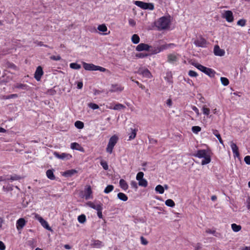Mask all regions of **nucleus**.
<instances>
[{"mask_svg":"<svg viewBox=\"0 0 250 250\" xmlns=\"http://www.w3.org/2000/svg\"><path fill=\"white\" fill-rule=\"evenodd\" d=\"M173 44H169L166 46H162L157 48H153L151 46L148 45L147 44L141 43L138 44L136 47V50L137 51H149L151 52L152 54H155L160 52L164 49H165L171 45H173Z\"/></svg>","mask_w":250,"mask_h":250,"instance_id":"1","label":"nucleus"},{"mask_svg":"<svg viewBox=\"0 0 250 250\" xmlns=\"http://www.w3.org/2000/svg\"><path fill=\"white\" fill-rule=\"evenodd\" d=\"M192 156L199 158H204L201 162L202 165H207L211 161L210 156L205 149L198 150L196 153L192 154Z\"/></svg>","mask_w":250,"mask_h":250,"instance_id":"2","label":"nucleus"},{"mask_svg":"<svg viewBox=\"0 0 250 250\" xmlns=\"http://www.w3.org/2000/svg\"><path fill=\"white\" fill-rule=\"evenodd\" d=\"M170 22V19L164 16L155 22V25L159 30H164L168 27Z\"/></svg>","mask_w":250,"mask_h":250,"instance_id":"3","label":"nucleus"},{"mask_svg":"<svg viewBox=\"0 0 250 250\" xmlns=\"http://www.w3.org/2000/svg\"><path fill=\"white\" fill-rule=\"evenodd\" d=\"M118 141V137L115 135L112 136L109 139L107 147L106 148V151L107 152L110 154L112 153L113 149L117 144Z\"/></svg>","mask_w":250,"mask_h":250,"instance_id":"4","label":"nucleus"},{"mask_svg":"<svg viewBox=\"0 0 250 250\" xmlns=\"http://www.w3.org/2000/svg\"><path fill=\"white\" fill-rule=\"evenodd\" d=\"M134 4L144 10H153L154 9V4L152 3H146L142 1L136 0Z\"/></svg>","mask_w":250,"mask_h":250,"instance_id":"5","label":"nucleus"},{"mask_svg":"<svg viewBox=\"0 0 250 250\" xmlns=\"http://www.w3.org/2000/svg\"><path fill=\"white\" fill-rule=\"evenodd\" d=\"M144 174L143 172H139L136 175V180L138 181V185L143 187H146L147 181L143 178Z\"/></svg>","mask_w":250,"mask_h":250,"instance_id":"6","label":"nucleus"},{"mask_svg":"<svg viewBox=\"0 0 250 250\" xmlns=\"http://www.w3.org/2000/svg\"><path fill=\"white\" fill-rule=\"evenodd\" d=\"M35 219H36L40 222V223H41V224L43 228H44L45 229H47L48 230H50V231L52 230L51 227L49 226L47 222L45 220H44L39 214H35Z\"/></svg>","mask_w":250,"mask_h":250,"instance_id":"7","label":"nucleus"},{"mask_svg":"<svg viewBox=\"0 0 250 250\" xmlns=\"http://www.w3.org/2000/svg\"><path fill=\"white\" fill-rule=\"evenodd\" d=\"M180 55L176 53L169 54L167 55V62L170 63L175 64L179 60Z\"/></svg>","mask_w":250,"mask_h":250,"instance_id":"8","label":"nucleus"},{"mask_svg":"<svg viewBox=\"0 0 250 250\" xmlns=\"http://www.w3.org/2000/svg\"><path fill=\"white\" fill-rule=\"evenodd\" d=\"M194 44L197 47H205L207 45V41L205 39L200 37L194 41Z\"/></svg>","mask_w":250,"mask_h":250,"instance_id":"9","label":"nucleus"},{"mask_svg":"<svg viewBox=\"0 0 250 250\" xmlns=\"http://www.w3.org/2000/svg\"><path fill=\"white\" fill-rule=\"evenodd\" d=\"M222 18L225 19L229 22H231L234 20L233 13L230 10L225 11L224 14L222 15Z\"/></svg>","mask_w":250,"mask_h":250,"instance_id":"10","label":"nucleus"},{"mask_svg":"<svg viewBox=\"0 0 250 250\" xmlns=\"http://www.w3.org/2000/svg\"><path fill=\"white\" fill-rule=\"evenodd\" d=\"M54 155L56 158L60 159L63 160H69L72 157L71 155H70L68 153H62L61 154H60L59 153H58L57 152H54Z\"/></svg>","mask_w":250,"mask_h":250,"instance_id":"11","label":"nucleus"},{"mask_svg":"<svg viewBox=\"0 0 250 250\" xmlns=\"http://www.w3.org/2000/svg\"><path fill=\"white\" fill-rule=\"evenodd\" d=\"M43 74L42 68L41 66L37 67L34 74V78L37 81H40Z\"/></svg>","mask_w":250,"mask_h":250,"instance_id":"12","label":"nucleus"},{"mask_svg":"<svg viewBox=\"0 0 250 250\" xmlns=\"http://www.w3.org/2000/svg\"><path fill=\"white\" fill-rule=\"evenodd\" d=\"M230 147L231 148L232 151L233 152V153L234 154V157H239V152L238 151V147L233 142H230Z\"/></svg>","mask_w":250,"mask_h":250,"instance_id":"13","label":"nucleus"},{"mask_svg":"<svg viewBox=\"0 0 250 250\" xmlns=\"http://www.w3.org/2000/svg\"><path fill=\"white\" fill-rule=\"evenodd\" d=\"M87 205L90 208L96 210L97 211L99 210H103V204H95L93 202H89L87 203Z\"/></svg>","mask_w":250,"mask_h":250,"instance_id":"14","label":"nucleus"},{"mask_svg":"<svg viewBox=\"0 0 250 250\" xmlns=\"http://www.w3.org/2000/svg\"><path fill=\"white\" fill-rule=\"evenodd\" d=\"M26 224V221L23 218H20L17 221L16 226L18 230L22 229Z\"/></svg>","mask_w":250,"mask_h":250,"instance_id":"15","label":"nucleus"},{"mask_svg":"<svg viewBox=\"0 0 250 250\" xmlns=\"http://www.w3.org/2000/svg\"><path fill=\"white\" fill-rule=\"evenodd\" d=\"M214 53L216 56H223L225 54V51L220 49L219 46L215 45L214 48Z\"/></svg>","mask_w":250,"mask_h":250,"instance_id":"16","label":"nucleus"},{"mask_svg":"<svg viewBox=\"0 0 250 250\" xmlns=\"http://www.w3.org/2000/svg\"><path fill=\"white\" fill-rule=\"evenodd\" d=\"M123 90V87L118 84H112L111 88L109 90L111 92H121Z\"/></svg>","mask_w":250,"mask_h":250,"instance_id":"17","label":"nucleus"},{"mask_svg":"<svg viewBox=\"0 0 250 250\" xmlns=\"http://www.w3.org/2000/svg\"><path fill=\"white\" fill-rule=\"evenodd\" d=\"M83 67L86 70L88 71H95V65L92 63H88L86 62H83Z\"/></svg>","mask_w":250,"mask_h":250,"instance_id":"18","label":"nucleus"},{"mask_svg":"<svg viewBox=\"0 0 250 250\" xmlns=\"http://www.w3.org/2000/svg\"><path fill=\"white\" fill-rule=\"evenodd\" d=\"M130 130L131 132L128 134V135H129L128 140H131L132 139H134L136 137V133L138 131V129L137 128H130Z\"/></svg>","mask_w":250,"mask_h":250,"instance_id":"19","label":"nucleus"},{"mask_svg":"<svg viewBox=\"0 0 250 250\" xmlns=\"http://www.w3.org/2000/svg\"><path fill=\"white\" fill-rule=\"evenodd\" d=\"M92 193L91 187L90 186H88L87 188L85 190V194L84 197L87 200L91 198V195Z\"/></svg>","mask_w":250,"mask_h":250,"instance_id":"20","label":"nucleus"},{"mask_svg":"<svg viewBox=\"0 0 250 250\" xmlns=\"http://www.w3.org/2000/svg\"><path fill=\"white\" fill-rule=\"evenodd\" d=\"M204 73L210 77H213L215 74V72L213 69L208 67H206V69L204 70Z\"/></svg>","mask_w":250,"mask_h":250,"instance_id":"21","label":"nucleus"},{"mask_svg":"<svg viewBox=\"0 0 250 250\" xmlns=\"http://www.w3.org/2000/svg\"><path fill=\"white\" fill-rule=\"evenodd\" d=\"M77 172V171L75 169H70L66 170L63 173V175L66 177H71L72 175H74L75 173Z\"/></svg>","mask_w":250,"mask_h":250,"instance_id":"22","label":"nucleus"},{"mask_svg":"<svg viewBox=\"0 0 250 250\" xmlns=\"http://www.w3.org/2000/svg\"><path fill=\"white\" fill-rule=\"evenodd\" d=\"M70 147L72 149H76L81 151H83V148L77 143H71Z\"/></svg>","mask_w":250,"mask_h":250,"instance_id":"23","label":"nucleus"},{"mask_svg":"<svg viewBox=\"0 0 250 250\" xmlns=\"http://www.w3.org/2000/svg\"><path fill=\"white\" fill-rule=\"evenodd\" d=\"M108 108L111 109L119 110L122 109H125V106L121 104L118 103L116 104L114 107L110 106L108 107Z\"/></svg>","mask_w":250,"mask_h":250,"instance_id":"24","label":"nucleus"},{"mask_svg":"<svg viewBox=\"0 0 250 250\" xmlns=\"http://www.w3.org/2000/svg\"><path fill=\"white\" fill-rule=\"evenodd\" d=\"M120 187L124 190H126L128 188V186L126 182L124 179H121L119 181Z\"/></svg>","mask_w":250,"mask_h":250,"instance_id":"25","label":"nucleus"},{"mask_svg":"<svg viewBox=\"0 0 250 250\" xmlns=\"http://www.w3.org/2000/svg\"><path fill=\"white\" fill-rule=\"evenodd\" d=\"M47 178L50 180H53L55 179V176L53 173V170L48 169L46 172Z\"/></svg>","mask_w":250,"mask_h":250,"instance_id":"26","label":"nucleus"},{"mask_svg":"<svg viewBox=\"0 0 250 250\" xmlns=\"http://www.w3.org/2000/svg\"><path fill=\"white\" fill-rule=\"evenodd\" d=\"M118 198L123 201H126L128 199L127 196L124 193L120 192L117 194Z\"/></svg>","mask_w":250,"mask_h":250,"instance_id":"27","label":"nucleus"},{"mask_svg":"<svg viewBox=\"0 0 250 250\" xmlns=\"http://www.w3.org/2000/svg\"><path fill=\"white\" fill-rule=\"evenodd\" d=\"M213 134L217 138L220 144L224 145L223 141L221 137L220 134L217 130H213Z\"/></svg>","mask_w":250,"mask_h":250,"instance_id":"28","label":"nucleus"},{"mask_svg":"<svg viewBox=\"0 0 250 250\" xmlns=\"http://www.w3.org/2000/svg\"><path fill=\"white\" fill-rule=\"evenodd\" d=\"M139 73L146 78H150L151 76L150 72L147 69L142 70V71L140 72Z\"/></svg>","mask_w":250,"mask_h":250,"instance_id":"29","label":"nucleus"},{"mask_svg":"<svg viewBox=\"0 0 250 250\" xmlns=\"http://www.w3.org/2000/svg\"><path fill=\"white\" fill-rule=\"evenodd\" d=\"M131 41L134 44H137L140 42V37L137 34H134L131 37Z\"/></svg>","mask_w":250,"mask_h":250,"instance_id":"30","label":"nucleus"},{"mask_svg":"<svg viewBox=\"0 0 250 250\" xmlns=\"http://www.w3.org/2000/svg\"><path fill=\"white\" fill-rule=\"evenodd\" d=\"M155 190L160 194H163L164 192V188L162 186L159 185L156 187Z\"/></svg>","mask_w":250,"mask_h":250,"instance_id":"31","label":"nucleus"},{"mask_svg":"<svg viewBox=\"0 0 250 250\" xmlns=\"http://www.w3.org/2000/svg\"><path fill=\"white\" fill-rule=\"evenodd\" d=\"M166 206L170 207H174L175 205L174 202L171 199H167L165 201Z\"/></svg>","mask_w":250,"mask_h":250,"instance_id":"32","label":"nucleus"},{"mask_svg":"<svg viewBox=\"0 0 250 250\" xmlns=\"http://www.w3.org/2000/svg\"><path fill=\"white\" fill-rule=\"evenodd\" d=\"M231 228L232 229L234 232H238L241 229V226L240 225H237L236 224H231Z\"/></svg>","mask_w":250,"mask_h":250,"instance_id":"33","label":"nucleus"},{"mask_svg":"<svg viewBox=\"0 0 250 250\" xmlns=\"http://www.w3.org/2000/svg\"><path fill=\"white\" fill-rule=\"evenodd\" d=\"M195 67H196L197 69L200 70L201 71L204 72V70L206 69V67L199 64L198 63H195L192 64Z\"/></svg>","mask_w":250,"mask_h":250,"instance_id":"34","label":"nucleus"},{"mask_svg":"<svg viewBox=\"0 0 250 250\" xmlns=\"http://www.w3.org/2000/svg\"><path fill=\"white\" fill-rule=\"evenodd\" d=\"M14 86L15 88L21 89H26L28 87L26 84L22 83H17Z\"/></svg>","mask_w":250,"mask_h":250,"instance_id":"35","label":"nucleus"},{"mask_svg":"<svg viewBox=\"0 0 250 250\" xmlns=\"http://www.w3.org/2000/svg\"><path fill=\"white\" fill-rule=\"evenodd\" d=\"M75 126L78 129H82L84 127V124L81 121H77L75 123Z\"/></svg>","mask_w":250,"mask_h":250,"instance_id":"36","label":"nucleus"},{"mask_svg":"<svg viewBox=\"0 0 250 250\" xmlns=\"http://www.w3.org/2000/svg\"><path fill=\"white\" fill-rule=\"evenodd\" d=\"M78 220L80 223H84L86 221V216L84 214H81L78 217Z\"/></svg>","mask_w":250,"mask_h":250,"instance_id":"37","label":"nucleus"},{"mask_svg":"<svg viewBox=\"0 0 250 250\" xmlns=\"http://www.w3.org/2000/svg\"><path fill=\"white\" fill-rule=\"evenodd\" d=\"M114 189V186L113 185H108L104 189V192L105 193H109L111 192Z\"/></svg>","mask_w":250,"mask_h":250,"instance_id":"38","label":"nucleus"},{"mask_svg":"<svg viewBox=\"0 0 250 250\" xmlns=\"http://www.w3.org/2000/svg\"><path fill=\"white\" fill-rule=\"evenodd\" d=\"M93 245L94 247L98 248H100L103 246L102 242L98 240L94 241V243H93Z\"/></svg>","mask_w":250,"mask_h":250,"instance_id":"39","label":"nucleus"},{"mask_svg":"<svg viewBox=\"0 0 250 250\" xmlns=\"http://www.w3.org/2000/svg\"><path fill=\"white\" fill-rule=\"evenodd\" d=\"M98 29L100 31L103 32H105L107 30V27L104 24L99 25L98 27Z\"/></svg>","mask_w":250,"mask_h":250,"instance_id":"40","label":"nucleus"},{"mask_svg":"<svg viewBox=\"0 0 250 250\" xmlns=\"http://www.w3.org/2000/svg\"><path fill=\"white\" fill-rule=\"evenodd\" d=\"M220 80L222 84L224 86H227L229 84V81L227 78L221 77Z\"/></svg>","mask_w":250,"mask_h":250,"instance_id":"41","label":"nucleus"},{"mask_svg":"<svg viewBox=\"0 0 250 250\" xmlns=\"http://www.w3.org/2000/svg\"><path fill=\"white\" fill-rule=\"evenodd\" d=\"M2 188L3 191L5 192L11 191L13 190V186L12 185L8 184L6 186H3Z\"/></svg>","mask_w":250,"mask_h":250,"instance_id":"42","label":"nucleus"},{"mask_svg":"<svg viewBox=\"0 0 250 250\" xmlns=\"http://www.w3.org/2000/svg\"><path fill=\"white\" fill-rule=\"evenodd\" d=\"M191 130L193 133L197 134L201 130V128L199 126H193L192 127Z\"/></svg>","mask_w":250,"mask_h":250,"instance_id":"43","label":"nucleus"},{"mask_svg":"<svg viewBox=\"0 0 250 250\" xmlns=\"http://www.w3.org/2000/svg\"><path fill=\"white\" fill-rule=\"evenodd\" d=\"M70 68L74 69H79L81 67V66L80 64H79L77 63H74V62L70 63Z\"/></svg>","mask_w":250,"mask_h":250,"instance_id":"44","label":"nucleus"},{"mask_svg":"<svg viewBox=\"0 0 250 250\" xmlns=\"http://www.w3.org/2000/svg\"><path fill=\"white\" fill-rule=\"evenodd\" d=\"M21 179V177L20 176H19L16 174H14L13 175H11L10 176V179L9 180H11V181H15V180H19Z\"/></svg>","mask_w":250,"mask_h":250,"instance_id":"45","label":"nucleus"},{"mask_svg":"<svg viewBox=\"0 0 250 250\" xmlns=\"http://www.w3.org/2000/svg\"><path fill=\"white\" fill-rule=\"evenodd\" d=\"M88 106L89 107L92 108L93 110L97 109L99 108L98 104L92 103L88 104Z\"/></svg>","mask_w":250,"mask_h":250,"instance_id":"46","label":"nucleus"},{"mask_svg":"<svg viewBox=\"0 0 250 250\" xmlns=\"http://www.w3.org/2000/svg\"><path fill=\"white\" fill-rule=\"evenodd\" d=\"M206 232L209 234H212L215 236H218V233H216L215 230H211L209 229H208L206 230Z\"/></svg>","mask_w":250,"mask_h":250,"instance_id":"47","label":"nucleus"},{"mask_svg":"<svg viewBox=\"0 0 250 250\" xmlns=\"http://www.w3.org/2000/svg\"><path fill=\"white\" fill-rule=\"evenodd\" d=\"M202 110H203V112L204 114H205L206 115H209V112H210V109L209 108H207L206 107V105H204L203 107Z\"/></svg>","mask_w":250,"mask_h":250,"instance_id":"48","label":"nucleus"},{"mask_svg":"<svg viewBox=\"0 0 250 250\" xmlns=\"http://www.w3.org/2000/svg\"><path fill=\"white\" fill-rule=\"evenodd\" d=\"M148 56L146 53H140L136 54V57L138 58H144Z\"/></svg>","mask_w":250,"mask_h":250,"instance_id":"49","label":"nucleus"},{"mask_svg":"<svg viewBox=\"0 0 250 250\" xmlns=\"http://www.w3.org/2000/svg\"><path fill=\"white\" fill-rule=\"evenodd\" d=\"M100 164L104 170H107L108 169V166L105 161H102L100 162Z\"/></svg>","mask_w":250,"mask_h":250,"instance_id":"50","label":"nucleus"},{"mask_svg":"<svg viewBox=\"0 0 250 250\" xmlns=\"http://www.w3.org/2000/svg\"><path fill=\"white\" fill-rule=\"evenodd\" d=\"M246 21L245 20L241 19L237 21V24L241 26H244L246 24Z\"/></svg>","mask_w":250,"mask_h":250,"instance_id":"51","label":"nucleus"},{"mask_svg":"<svg viewBox=\"0 0 250 250\" xmlns=\"http://www.w3.org/2000/svg\"><path fill=\"white\" fill-rule=\"evenodd\" d=\"M7 67L8 68H12L14 70H16L17 68V67L14 63H13L12 62H7Z\"/></svg>","mask_w":250,"mask_h":250,"instance_id":"52","label":"nucleus"},{"mask_svg":"<svg viewBox=\"0 0 250 250\" xmlns=\"http://www.w3.org/2000/svg\"><path fill=\"white\" fill-rule=\"evenodd\" d=\"M97 70H99L101 72H105L106 70V69L105 68H104L103 67L98 66V65H95V71H97Z\"/></svg>","mask_w":250,"mask_h":250,"instance_id":"53","label":"nucleus"},{"mask_svg":"<svg viewBox=\"0 0 250 250\" xmlns=\"http://www.w3.org/2000/svg\"><path fill=\"white\" fill-rule=\"evenodd\" d=\"M188 75L192 77H196L197 76L198 74L196 72L193 70H189L188 72Z\"/></svg>","mask_w":250,"mask_h":250,"instance_id":"54","label":"nucleus"},{"mask_svg":"<svg viewBox=\"0 0 250 250\" xmlns=\"http://www.w3.org/2000/svg\"><path fill=\"white\" fill-rule=\"evenodd\" d=\"M51 60H54V61H59L61 60V57L60 55L57 56H51L50 57Z\"/></svg>","mask_w":250,"mask_h":250,"instance_id":"55","label":"nucleus"},{"mask_svg":"<svg viewBox=\"0 0 250 250\" xmlns=\"http://www.w3.org/2000/svg\"><path fill=\"white\" fill-rule=\"evenodd\" d=\"M130 185L132 188L135 189H137L138 188L137 183L136 181H132L130 183Z\"/></svg>","mask_w":250,"mask_h":250,"instance_id":"56","label":"nucleus"},{"mask_svg":"<svg viewBox=\"0 0 250 250\" xmlns=\"http://www.w3.org/2000/svg\"><path fill=\"white\" fill-rule=\"evenodd\" d=\"M140 239L143 245H146L148 244V241L143 236H141Z\"/></svg>","mask_w":250,"mask_h":250,"instance_id":"57","label":"nucleus"},{"mask_svg":"<svg viewBox=\"0 0 250 250\" xmlns=\"http://www.w3.org/2000/svg\"><path fill=\"white\" fill-rule=\"evenodd\" d=\"M18 97V95L16 94H13L9 95L8 96H7L5 98V99H12V98H17Z\"/></svg>","mask_w":250,"mask_h":250,"instance_id":"58","label":"nucleus"},{"mask_svg":"<svg viewBox=\"0 0 250 250\" xmlns=\"http://www.w3.org/2000/svg\"><path fill=\"white\" fill-rule=\"evenodd\" d=\"M244 161L247 165H250V156H246L244 158Z\"/></svg>","mask_w":250,"mask_h":250,"instance_id":"59","label":"nucleus"},{"mask_svg":"<svg viewBox=\"0 0 250 250\" xmlns=\"http://www.w3.org/2000/svg\"><path fill=\"white\" fill-rule=\"evenodd\" d=\"M128 22L129 25L132 26H134L136 25V22L133 19H129L128 20Z\"/></svg>","mask_w":250,"mask_h":250,"instance_id":"60","label":"nucleus"},{"mask_svg":"<svg viewBox=\"0 0 250 250\" xmlns=\"http://www.w3.org/2000/svg\"><path fill=\"white\" fill-rule=\"evenodd\" d=\"M131 80L132 81H133L134 83H135L142 89H144L145 88V86L143 85H142V84H141L140 83H139V82H138L137 81H134V80L132 79V78H131Z\"/></svg>","mask_w":250,"mask_h":250,"instance_id":"61","label":"nucleus"},{"mask_svg":"<svg viewBox=\"0 0 250 250\" xmlns=\"http://www.w3.org/2000/svg\"><path fill=\"white\" fill-rule=\"evenodd\" d=\"M246 205L248 209L250 210V197H248L246 200Z\"/></svg>","mask_w":250,"mask_h":250,"instance_id":"62","label":"nucleus"},{"mask_svg":"<svg viewBox=\"0 0 250 250\" xmlns=\"http://www.w3.org/2000/svg\"><path fill=\"white\" fill-rule=\"evenodd\" d=\"M192 109L196 112V113L197 114L198 116L199 115V114H200L199 111L198 109L196 106H192Z\"/></svg>","mask_w":250,"mask_h":250,"instance_id":"63","label":"nucleus"},{"mask_svg":"<svg viewBox=\"0 0 250 250\" xmlns=\"http://www.w3.org/2000/svg\"><path fill=\"white\" fill-rule=\"evenodd\" d=\"M195 250H199L201 249V244L200 243H197L194 246Z\"/></svg>","mask_w":250,"mask_h":250,"instance_id":"64","label":"nucleus"}]
</instances>
